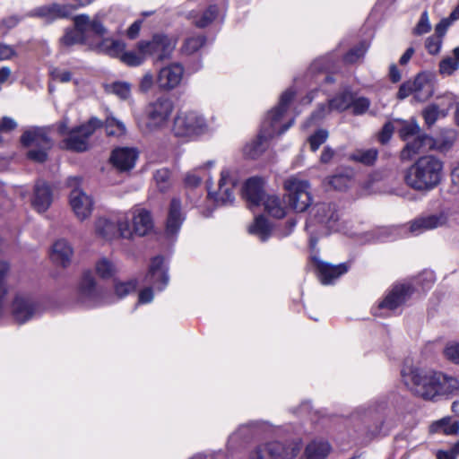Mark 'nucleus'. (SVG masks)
I'll list each match as a JSON object with an SVG mask.
<instances>
[{
  "label": "nucleus",
  "mask_w": 459,
  "mask_h": 459,
  "mask_svg": "<svg viewBox=\"0 0 459 459\" xmlns=\"http://www.w3.org/2000/svg\"><path fill=\"white\" fill-rule=\"evenodd\" d=\"M352 94L350 91H345L337 95L330 100L327 106H321L316 112L311 115V117L306 124L309 126L311 124L316 123L321 120L330 110L343 111L351 107Z\"/></svg>",
  "instance_id": "nucleus-24"
},
{
  "label": "nucleus",
  "mask_w": 459,
  "mask_h": 459,
  "mask_svg": "<svg viewBox=\"0 0 459 459\" xmlns=\"http://www.w3.org/2000/svg\"><path fill=\"white\" fill-rule=\"evenodd\" d=\"M377 151L376 149H359L353 152L349 159L351 160L362 163L367 166L373 165L377 158Z\"/></svg>",
  "instance_id": "nucleus-38"
},
{
  "label": "nucleus",
  "mask_w": 459,
  "mask_h": 459,
  "mask_svg": "<svg viewBox=\"0 0 459 459\" xmlns=\"http://www.w3.org/2000/svg\"><path fill=\"white\" fill-rule=\"evenodd\" d=\"M217 7L215 5L210 6L203 14L196 18L194 22L197 27L204 28L209 25L217 15Z\"/></svg>",
  "instance_id": "nucleus-52"
},
{
  "label": "nucleus",
  "mask_w": 459,
  "mask_h": 459,
  "mask_svg": "<svg viewBox=\"0 0 459 459\" xmlns=\"http://www.w3.org/2000/svg\"><path fill=\"white\" fill-rule=\"evenodd\" d=\"M445 116L446 114L437 105L433 104L429 105L422 110V117L429 126H431L439 117Z\"/></svg>",
  "instance_id": "nucleus-46"
},
{
  "label": "nucleus",
  "mask_w": 459,
  "mask_h": 459,
  "mask_svg": "<svg viewBox=\"0 0 459 459\" xmlns=\"http://www.w3.org/2000/svg\"><path fill=\"white\" fill-rule=\"evenodd\" d=\"M328 138V132L324 129L316 131L308 138L310 149L316 152Z\"/></svg>",
  "instance_id": "nucleus-55"
},
{
  "label": "nucleus",
  "mask_w": 459,
  "mask_h": 459,
  "mask_svg": "<svg viewBox=\"0 0 459 459\" xmlns=\"http://www.w3.org/2000/svg\"><path fill=\"white\" fill-rule=\"evenodd\" d=\"M155 82L157 83V78L152 71H146L139 79L138 91L142 93H147L152 90Z\"/></svg>",
  "instance_id": "nucleus-48"
},
{
  "label": "nucleus",
  "mask_w": 459,
  "mask_h": 459,
  "mask_svg": "<svg viewBox=\"0 0 459 459\" xmlns=\"http://www.w3.org/2000/svg\"><path fill=\"white\" fill-rule=\"evenodd\" d=\"M453 210L444 208L437 212L420 215L407 223V229L412 235H420L425 231L434 230L439 228L450 227Z\"/></svg>",
  "instance_id": "nucleus-13"
},
{
  "label": "nucleus",
  "mask_w": 459,
  "mask_h": 459,
  "mask_svg": "<svg viewBox=\"0 0 459 459\" xmlns=\"http://www.w3.org/2000/svg\"><path fill=\"white\" fill-rule=\"evenodd\" d=\"M177 40L164 34H155L151 39L140 40L141 48H145L146 56H156L159 61L171 57Z\"/></svg>",
  "instance_id": "nucleus-15"
},
{
  "label": "nucleus",
  "mask_w": 459,
  "mask_h": 459,
  "mask_svg": "<svg viewBox=\"0 0 459 459\" xmlns=\"http://www.w3.org/2000/svg\"><path fill=\"white\" fill-rule=\"evenodd\" d=\"M433 94V84L431 76L428 74H419L413 81H408L400 86L397 97L403 100L412 95L414 100L423 102L429 100Z\"/></svg>",
  "instance_id": "nucleus-14"
},
{
  "label": "nucleus",
  "mask_w": 459,
  "mask_h": 459,
  "mask_svg": "<svg viewBox=\"0 0 459 459\" xmlns=\"http://www.w3.org/2000/svg\"><path fill=\"white\" fill-rule=\"evenodd\" d=\"M39 305L30 297L17 295L13 303V316L19 324L25 323L39 313Z\"/></svg>",
  "instance_id": "nucleus-20"
},
{
  "label": "nucleus",
  "mask_w": 459,
  "mask_h": 459,
  "mask_svg": "<svg viewBox=\"0 0 459 459\" xmlns=\"http://www.w3.org/2000/svg\"><path fill=\"white\" fill-rule=\"evenodd\" d=\"M22 143L30 148L28 158L36 162H44L48 158V152L52 147V141L45 128L26 131L22 136Z\"/></svg>",
  "instance_id": "nucleus-12"
},
{
  "label": "nucleus",
  "mask_w": 459,
  "mask_h": 459,
  "mask_svg": "<svg viewBox=\"0 0 459 459\" xmlns=\"http://www.w3.org/2000/svg\"><path fill=\"white\" fill-rule=\"evenodd\" d=\"M444 161L435 155L419 158L406 171L404 181L411 189L428 193L437 187L444 178Z\"/></svg>",
  "instance_id": "nucleus-3"
},
{
  "label": "nucleus",
  "mask_w": 459,
  "mask_h": 459,
  "mask_svg": "<svg viewBox=\"0 0 459 459\" xmlns=\"http://www.w3.org/2000/svg\"><path fill=\"white\" fill-rule=\"evenodd\" d=\"M281 453V444L267 442L254 447L248 454L247 459H278Z\"/></svg>",
  "instance_id": "nucleus-31"
},
{
  "label": "nucleus",
  "mask_w": 459,
  "mask_h": 459,
  "mask_svg": "<svg viewBox=\"0 0 459 459\" xmlns=\"http://www.w3.org/2000/svg\"><path fill=\"white\" fill-rule=\"evenodd\" d=\"M238 182V177L236 171L230 169H222L218 184V190L209 191V197L217 204L231 203L234 199V188Z\"/></svg>",
  "instance_id": "nucleus-16"
},
{
  "label": "nucleus",
  "mask_w": 459,
  "mask_h": 459,
  "mask_svg": "<svg viewBox=\"0 0 459 459\" xmlns=\"http://www.w3.org/2000/svg\"><path fill=\"white\" fill-rule=\"evenodd\" d=\"M154 180L160 191H165L170 186V172L167 169H160L154 174Z\"/></svg>",
  "instance_id": "nucleus-50"
},
{
  "label": "nucleus",
  "mask_w": 459,
  "mask_h": 459,
  "mask_svg": "<svg viewBox=\"0 0 459 459\" xmlns=\"http://www.w3.org/2000/svg\"><path fill=\"white\" fill-rule=\"evenodd\" d=\"M441 45V38L436 35L429 37L425 42V47L428 52L431 55H437V53H439Z\"/></svg>",
  "instance_id": "nucleus-58"
},
{
  "label": "nucleus",
  "mask_w": 459,
  "mask_h": 459,
  "mask_svg": "<svg viewBox=\"0 0 459 459\" xmlns=\"http://www.w3.org/2000/svg\"><path fill=\"white\" fill-rule=\"evenodd\" d=\"M74 29L67 30L62 38V43L72 46L78 43L92 45L93 37H103L107 29L98 17L91 19L87 14L75 16L74 19Z\"/></svg>",
  "instance_id": "nucleus-6"
},
{
  "label": "nucleus",
  "mask_w": 459,
  "mask_h": 459,
  "mask_svg": "<svg viewBox=\"0 0 459 459\" xmlns=\"http://www.w3.org/2000/svg\"><path fill=\"white\" fill-rule=\"evenodd\" d=\"M248 232L257 237L261 241H265L271 236L272 226L263 216H257L249 226Z\"/></svg>",
  "instance_id": "nucleus-35"
},
{
  "label": "nucleus",
  "mask_w": 459,
  "mask_h": 459,
  "mask_svg": "<svg viewBox=\"0 0 459 459\" xmlns=\"http://www.w3.org/2000/svg\"><path fill=\"white\" fill-rule=\"evenodd\" d=\"M350 178L344 175H336L330 178L329 184L337 190H343L348 187Z\"/></svg>",
  "instance_id": "nucleus-60"
},
{
  "label": "nucleus",
  "mask_w": 459,
  "mask_h": 459,
  "mask_svg": "<svg viewBox=\"0 0 459 459\" xmlns=\"http://www.w3.org/2000/svg\"><path fill=\"white\" fill-rule=\"evenodd\" d=\"M52 192L45 182H39L35 186L32 205L39 212H46L52 203Z\"/></svg>",
  "instance_id": "nucleus-30"
},
{
  "label": "nucleus",
  "mask_w": 459,
  "mask_h": 459,
  "mask_svg": "<svg viewBox=\"0 0 459 459\" xmlns=\"http://www.w3.org/2000/svg\"><path fill=\"white\" fill-rule=\"evenodd\" d=\"M264 210L273 217L282 218L285 216V206L282 204L281 199L276 195H267L263 200Z\"/></svg>",
  "instance_id": "nucleus-37"
},
{
  "label": "nucleus",
  "mask_w": 459,
  "mask_h": 459,
  "mask_svg": "<svg viewBox=\"0 0 459 459\" xmlns=\"http://www.w3.org/2000/svg\"><path fill=\"white\" fill-rule=\"evenodd\" d=\"M74 11V7L72 4H52L34 9L31 15L40 17L47 22H52L70 16Z\"/></svg>",
  "instance_id": "nucleus-25"
},
{
  "label": "nucleus",
  "mask_w": 459,
  "mask_h": 459,
  "mask_svg": "<svg viewBox=\"0 0 459 459\" xmlns=\"http://www.w3.org/2000/svg\"><path fill=\"white\" fill-rule=\"evenodd\" d=\"M20 22V18L16 15H10L1 20L0 22V31L4 34L7 33L8 30L16 27Z\"/></svg>",
  "instance_id": "nucleus-59"
},
{
  "label": "nucleus",
  "mask_w": 459,
  "mask_h": 459,
  "mask_svg": "<svg viewBox=\"0 0 459 459\" xmlns=\"http://www.w3.org/2000/svg\"><path fill=\"white\" fill-rule=\"evenodd\" d=\"M411 293V285L405 283L395 284L381 301L379 308L393 311L404 304Z\"/></svg>",
  "instance_id": "nucleus-23"
},
{
  "label": "nucleus",
  "mask_w": 459,
  "mask_h": 459,
  "mask_svg": "<svg viewBox=\"0 0 459 459\" xmlns=\"http://www.w3.org/2000/svg\"><path fill=\"white\" fill-rule=\"evenodd\" d=\"M185 68L180 63H171L160 69L157 74V86L161 91H170L180 85Z\"/></svg>",
  "instance_id": "nucleus-17"
},
{
  "label": "nucleus",
  "mask_w": 459,
  "mask_h": 459,
  "mask_svg": "<svg viewBox=\"0 0 459 459\" xmlns=\"http://www.w3.org/2000/svg\"><path fill=\"white\" fill-rule=\"evenodd\" d=\"M136 288V281L132 280L126 282H117L115 285V292L119 298L133 292Z\"/></svg>",
  "instance_id": "nucleus-56"
},
{
  "label": "nucleus",
  "mask_w": 459,
  "mask_h": 459,
  "mask_svg": "<svg viewBox=\"0 0 459 459\" xmlns=\"http://www.w3.org/2000/svg\"><path fill=\"white\" fill-rule=\"evenodd\" d=\"M264 181L261 178H249L244 186L243 196L250 207L259 205L263 199Z\"/></svg>",
  "instance_id": "nucleus-29"
},
{
  "label": "nucleus",
  "mask_w": 459,
  "mask_h": 459,
  "mask_svg": "<svg viewBox=\"0 0 459 459\" xmlns=\"http://www.w3.org/2000/svg\"><path fill=\"white\" fill-rule=\"evenodd\" d=\"M95 48L111 56L121 59V56L123 55V52L125 48H126V42L120 39H115L113 38H105L100 42L97 43L95 45Z\"/></svg>",
  "instance_id": "nucleus-32"
},
{
  "label": "nucleus",
  "mask_w": 459,
  "mask_h": 459,
  "mask_svg": "<svg viewBox=\"0 0 459 459\" xmlns=\"http://www.w3.org/2000/svg\"><path fill=\"white\" fill-rule=\"evenodd\" d=\"M184 219L185 218L181 211L180 201L177 198H173L169 208V214L166 223V233L170 236L177 234L183 223Z\"/></svg>",
  "instance_id": "nucleus-28"
},
{
  "label": "nucleus",
  "mask_w": 459,
  "mask_h": 459,
  "mask_svg": "<svg viewBox=\"0 0 459 459\" xmlns=\"http://www.w3.org/2000/svg\"><path fill=\"white\" fill-rule=\"evenodd\" d=\"M213 165L212 161L207 162L204 167H199L189 172L186 177V184L190 186H197L203 178L206 176V169Z\"/></svg>",
  "instance_id": "nucleus-44"
},
{
  "label": "nucleus",
  "mask_w": 459,
  "mask_h": 459,
  "mask_svg": "<svg viewBox=\"0 0 459 459\" xmlns=\"http://www.w3.org/2000/svg\"><path fill=\"white\" fill-rule=\"evenodd\" d=\"M215 127V117L205 118L195 110H180L177 113L172 130L177 136H195L207 134Z\"/></svg>",
  "instance_id": "nucleus-5"
},
{
  "label": "nucleus",
  "mask_w": 459,
  "mask_h": 459,
  "mask_svg": "<svg viewBox=\"0 0 459 459\" xmlns=\"http://www.w3.org/2000/svg\"><path fill=\"white\" fill-rule=\"evenodd\" d=\"M94 232L98 238L106 241L118 238L130 240L128 218L126 215L99 217L94 221Z\"/></svg>",
  "instance_id": "nucleus-8"
},
{
  "label": "nucleus",
  "mask_w": 459,
  "mask_h": 459,
  "mask_svg": "<svg viewBox=\"0 0 459 459\" xmlns=\"http://www.w3.org/2000/svg\"><path fill=\"white\" fill-rule=\"evenodd\" d=\"M442 354L447 361L459 365V341L447 342L443 348Z\"/></svg>",
  "instance_id": "nucleus-41"
},
{
  "label": "nucleus",
  "mask_w": 459,
  "mask_h": 459,
  "mask_svg": "<svg viewBox=\"0 0 459 459\" xmlns=\"http://www.w3.org/2000/svg\"><path fill=\"white\" fill-rule=\"evenodd\" d=\"M290 208L298 212H305L312 203V195L309 191L310 184L307 180L297 177H290L283 183Z\"/></svg>",
  "instance_id": "nucleus-7"
},
{
  "label": "nucleus",
  "mask_w": 459,
  "mask_h": 459,
  "mask_svg": "<svg viewBox=\"0 0 459 459\" xmlns=\"http://www.w3.org/2000/svg\"><path fill=\"white\" fill-rule=\"evenodd\" d=\"M95 270L97 274L101 278H110L117 272V264L108 257L100 258L96 264Z\"/></svg>",
  "instance_id": "nucleus-39"
},
{
  "label": "nucleus",
  "mask_w": 459,
  "mask_h": 459,
  "mask_svg": "<svg viewBox=\"0 0 459 459\" xmlns=\"http://www.w3.org/2000/svg\"><path fill=\"white\" fill-rule=\"evenodd\" d=\"M394 126L392 123H386L381 133L379 134V141L382 143H385L386 142H388V140L391 138L392 134H393V132H394Z\"/></svg>",
  "instance_id": "nucleus-63"
},
{
  "label": "nucleus",
  "mask_w": 459,
  "mask_h": 459,
  "mask_svg": "<svg viewBox=\"0 0 459 459\" xmlns=\"http://www.w3.org/2000/svg\"><path fill=\"white\" fill-rule=\"evenodd\" d=\"M169 280L164 259L160 256L154 257L145 276V282L152 285L157 290H162L168 285Z\"/></svg>",
  "instance_id": "nucleus-21"
},
{
  "label": "nucleus",
  "mask_w": 459,
  "mask_h": 459,
  "mask_svg": "<svg viewBox=\"0 0 459 459\" xmlns=\"http://www.w3.org/2000/svg\"><path fill=\"white\" fill-rule=\"evenodd\" d=\"M370 101L365 97H359L356 100L352 98L351 108L355 115L364 114L369 108Z\"/></svg>",
  "instance_id": "nucleus-57"
},
{
  "label": "nucleus",
  "mask_w": 459,
  "mask_h": 459,
  "mask_svg": "<svg viewBox=\"0 0 459 459\" xmlns=\"http://www.w3.org/2000/svg\"><path fill=\"white\" fill-rule=\"evenodd\" d=\"M100 125V121L96 117L91 118L87 124L82 125L69 132H67L66 124L60 125V133L62 134L67 133V136L63 141L65 148L75 152L86 151L89 148V137Z\"/></svg>",
  "instance_id": "nucleus-11"
},
{
  "label": "nucleus",
  "mask_w": 459,
  "mask_h": 459,
  "mask_svg": "<svg viewBox=\"0 0 459 459\" xmlns=\"http://www.w3.org/2000/svg\"><path fill=\"white\" fill-rule=\"evenodd\" d=\"M106 91L123 100H126L131 97V84L126 82H116L108 84L106 85Z\"/></svg>",
  "instance_id": "nucleus-40"
},
{
  "label": "nucleus",
  "mask_w": 459,
  "mask_h": 459,
  "mask_svg": "<svg viewBox=\"0 0 459 459\" xmlns=\"http://www.w3.org/2000/svg\"><path fill=\"white\" fill-rule=\"evenodd\" d=\"M458 61H455L452 56L442 59L439 63V73L443 76H449L458 70Z\"/></svg>",
  "instance_id": "nucleus-49"
},
{
  "label": "nucleus",
  "mask_w": 459,
  "mask_h": 459,
  "mask_svg": "<svg viewBox=\"0 0 459 459\" xmlns=\"http://www.w3.org/2000/svg\"><path fill=\"white\" fill-rule=\"evenodd\" d=\"M205 42L203 36H195L187 38L182 47V52L186 55H192L200 49Z\"/></svg>",
  "instance_id": "nucleus-45"
},
{
  "label": "nucleus",
  "mask_w": 459,
  "mask_h": 459,
  "mask_svg": "<svg viewBox=\"0 0 459 459\" xmlns=\"http://www.w3.org/2000/svg\"><path fill=\"white\" fill-rule=\"evenodd\" d=\"M436 427L446 435H455L459 431V421L451 418H444L437 422Z\"/></svg>",
  "instance_id": "nucleus-47"
},
{
  "label": "nucleus",
  "mask_w": 459,
  "mask_h": 459,
  "mask_svg": "<svg viewBox=\"0 0 459 459\" xmlns=\"http://www.w3.org/2000/svg\"><path fill=\"white\" fill-rule=\"evenodd\" d=\"M312 263L316 269L319 281L325 285L332 284L340 276L348 272V266L345 264L333 265L317 257H313Z\"/></svg>",
  "instance_id": "nucleus-22"
},
{
  "label": "nucleus",
  "mask_w": 459,
  "mask_h": 459,
  "mask_svg": "<svg viewBox=\"0 0 459 459\" xmlns=\"http://www.w3.org/2000/svg\"><path fill=\"white\" fill-rule=\"evenodd\" d=\"M174 111L173 101L167 97H160L148 103L144 109V116L137 119L139 129L150 134L164 129Z\"/></svg>",
  "instance_id": "nucleus-4"
},
{
  "label": "nucleus",
  "mask_w": 459,
  "mask_h": 459,
  "mask_svg": "<svg viewBox=\"0 0 459 459\" xmlns=\"http://www.w3.org/2000/svg\"><path fill=\"white\" fill-rule=\"evenodd\" d=\"M330 452V445L325 441H313L305 450V459H325Z\"/></svg>",
  "instance_id": "nucleus-36"
},
{
  "label": "nucleus",
  "mask_w": 459,
  "mask_h": 459,
  "mask_svg": "<svg viewBox=\"0 0 459 459\" xmlns=\"http://www.w3.org/2000/svg\"><path fill=\"white\" fill-rule=\"evenodd\" d=\"M105 129L108 135L119 136L126 133L125 124L117 119L115 117L110 116L106 118Z\"/></svg>",
  "instance_id": "nucleus-42"
},
{
  "label": "nucleus",
  "mask_w": 459,
  "mask_h": 459,
  "mask_svg": "<svg viewBox=\"0 0 459 459\" xmlns=\"http://www.w3.org/2000/svg\"><path fill=\"white\" fill-rule=\"evenodd\" d=\"M146 59L145 48H141L140 41H138L134 49L126 50V48H125L120 61L128 66L136 67L142 65Z\"/></svg>",
  "instance_id": "nucleus-34"
},
{
  "label": "nucleus",
  "mask_w": 459,
  "mask_h": 459,
  "mask_svg": "<svg viewBox=\"0 0 459 459\" xmlns=\"http://www.w3.org/2000/svg\"><path fill=\"white\" fill-rule=\"evenodd\" d=\"M430 143V150L439 152H448L454 144V141L450 138L439 137L437 139L430 138L428 140Z\"/></svg>",
  "instance_id": "nucleus-51"
},
{
  "label": "nucleus",
  "mask_w": 459,
  "mask_h": 459,
  "mask_svg": "<svg viewBox=\"0 0 459 459\" xmlns=\"http://www.w3.org/2000/svg\"><path fill=\"white\" fill-rule=\"evenodd\" d=\"M338 216L334 206L331 204H316L311 210L307 229L310 233L315 231L320 235H327L335 230Z\"/></svg>",
  "instance_id": "nucleus-9"
},
{
  "label": "nucleus",
  "mask_w": 459,
  "mask_h": 459,
  "mask_svg": "<svg viewBox=\"0 0 459 459\" xmlns=\"http://www.w3.org/2000/svg\"><path fill=\"white\" fill-rule=\"evenodd\" d=\"M431 30V24L429 22V14L427 11H424L416 26L412 30V33L417 36L424 35L429 32Z\"/></svg>",
  "instance_id": "nucleus-53"
},
{
  "label": "nucleus",
  "mask_w": 459,
  "mask_h": 459,
  "mask_svg": "<svg viewBox=\"0 0 459 459\" xmlns=\"http://www.w3.org/2000/svg\"><path fill=\"white\" fill-rule=\"evenodd\" d=\"M420 131V126L414 119L400 123L399 134L404 141H409L411 137L418 134Z\"/></svg>",
  "instance_id": "nucleus-43"
},
{
  "label": "nucleus",
  "mask_w": 459,
  "mask_h": 459,
  "mask_svg": "<svg viewBox=\"0 0 459 459\" xmlns=\"http://www.w3.org/2000/svg\"><path fill=\"white\" fill-rule=\"evenodd\" d=\"M81 181L79 177H71L67 179V186L72 188L69 195V205L76 219L84 221L92 214L94 200L91 195L80 187Z\"/></svg>",
  "instance_id": "nucleus-10"
},
{
  "label": "nucleus",
  "mask_w": 459,
  "mask_h": 459,
  "mask_svg": "<svg viewBox=\"0 0 459 459\" xmlns=\"http://www.w3.org/2000/svg\"><path fill=\"white\" fill-rule=\"evenodd\" d=\"M293 96L294 93L290 90H288L281 94L279 105L268 112L263 121L257 139L245 146L244 152L247 156L252 159L256 158L264 151L266 142L269 139L283 134L290 128L292 121L282 124L281 122V117L287 110L288 105L293 99Z\"/></svg>",
  "instance_id": "nucleus-2"
},
{
  "label": "nucleus",
  "mask_w": 459,
  "mask_h": 459,
  "mask_svg": "<svg viewBox=\"0 0 459 459\" xmlns=\"http://www.w3.org/2000/svg\"><path fill=\"white\" fill-rule=\"evenodd\" d=\"M52 78L60 82H68L72 80L71 72L64 69H54L51 72Z\"/></svg>",
  "instance_id": "nucleus-61"
},
{
  "label": "nucleus",
  "mask_w": 459,
  "mask_h": 459,
  "mask_svg": "<svg viewBox=\"0 0 459 459\" xmlns=\"http://www.w3.org/2000/svg\"><path fill=\"white\" fill-rule=\"evenodd\" d=\"M78 299L88 307L97 306L104 302V291L97 287L94 278L87 274L80 282Z\"/></svg>",
  "instance_id": "nucleus-19"
},
{
  "label": "nucleus",
  "mask_w": 459,
  "mask_h": 459,
  "mask_svg": "<svg viewBox=\"0 0 459 459\" xmlns=\"http://www.w3.org/2000/svg\"><path fill=\"white\" fill-rule=\"evenodd\" d=\"M368 48V44L367 42L360 43L358 47L352 48L350 52H348L345 56V61L348 63H355L363 57L366 51Z\"/></svg>",
  "instance_id": "nucleus-54"
},
{
  "label": "nucleus",
  "mask_w": 459,
  "mask_h": 459,
  "mask_svg": "<svg viewBox=\"0 0 459 459\" xmlns=\"http://www.w3.org/2000/svg\"><path fill=\"white\" fill-rule=\"evenodd\" d=\"M401 377L406 388L424 401L436 402L441 397L459 394V378L439 371L406 366Z\"/></svg>",
  "instance_id": "nucleus-1"
},
{
  "label": "nucleus",
  "mask_w": 459,
  "mask_h": 459,
  "mask_svg": "<svg viewBox=\"0 0 459 459\" xmlns=\"http://www.w3.org/2000/svg\"><path fill=\"white\" fill-rule=\"evenodd\" d=\"M450 180L452 186L459 190V161L451 169Z\"/></svg>",
  "instance_id": "nucleus-64"
},
{
  "label": "nucleus",
  "mask_w": 459,
  "mask_h": 459,
  "mask_svg": "<svg viewBox=\"0 0 459 459\" xmlns=\"http://www.w3.org/2000/svg\"><path fill=\"white\" fill-rule=\"evenodd\" d=\"M301 447V442L299 440L293 443L291 448H286L285 450H283V448L281 447V455H282L286 459H292L299 453Z\"/></svg>",
  "instance_id": "nucleus-62"
},
{
  "label": "nucleus",
  "mask_w": 459,
  "mask_h": 459,
  "mask_svg": "<svg viewBox=\"0 0 459 459\" xmlns=\"http://www.w3.org/2000/svg\"><path fill=\"white\" fill-rule=\"evenodd\" d=\"M74 255V249L65 239L56 240L51 248L50 258L56 265L67 267Z\"/></svg>",
  "instance_id": "nucleus-27"
},
{
  "label": "nucleus",
  "mask_w": 459,
  "mask_h": 459,
  "mask_svg": "<svg viewBox=\"0 0 459 459\" xmlns=\"http://www.w3.org/2000/svg\"><path fill=\"white\" fill-rule=\"evenodd\" d=\"M128 218V230L131 233L130 239L134 236L144 237L152 232L153 221L150 212L143 208H135L130 212Z\"/></svg>",
  "instance_id": "nucleus-18"
},
{
  "label": "nucleus",
  "mask_w": 459,
  "mask_h": 459,
  "mask_svg": "<svg viewBox=\"0 0 459 459\" xmlns=\"http://www.w3.org/2000/svg\"><path fill=\"white\" fill-rule=\"evenodd\" d=\"M430 136L427 134H418L413 136L412 141H407L406 146L402 152L403 158H410L421 151L430 150Z\"/></svg>",
  "instance_id": "nucleus-33"
},
{
  "label": "nucleus",
  "mask_w": 459,
  "mask_h": 459,
  "mask_svg": "<svg viewBox=\"0 0 459 459\" xmlns=\"http://www.w3.org/2000/svg\"><path fill=\"white\" fill-rule=\"evenodd\" d=\"M137 157L138 153L134 149L122 147L112 152L110 161L118 170L127 171L134 167Z\"/></svg>",
  "instance_id": "nucleus-26"
}]
</instances>
